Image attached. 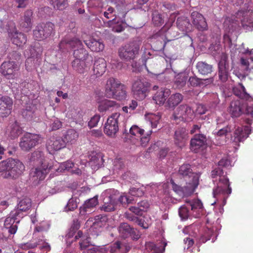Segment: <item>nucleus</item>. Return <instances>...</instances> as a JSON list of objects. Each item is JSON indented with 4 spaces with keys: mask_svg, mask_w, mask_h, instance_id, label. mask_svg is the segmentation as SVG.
<instances>
[{
    "mask_svg": "<svg viewBox=\"0 0 253 253\" xmlns=\"http://www.w3.org/2000/svg\"><path fill=\"white\" fill-rule=\"evenodd\" d=\"M29 161L36 165L34 169L35 174H47L51 172V170L52 169L59 173L73 172L74 174H79L81 172L80 169L75 167L71 161L63 163L58 168L47 165L44 153L39 150L35 151L31 154Z\"/></svg>",
    "mask_w": 253,
    "mask_h": 253,
    "instance_id": "obj_1",
    "label": "nucleus"
},
{
    "mask_svg": "<svg viewBox=\"0 0 253 253\" xmlns=\"http://www.w3.org/2000/svg\"><path fill=\"white\" fill-rule=\"evenodd\" d=\"M141 44V41L135 40L122 46L118 50L119 57L126 62L134 60L138 55Z\"/></svg>",
    "mask_w": 253,
    "mask_h": 253,
    "instance_id": "obj_2",
    "label": "nucleus"
},
{
    "mask_svg": "<svg viewBox=\"0 0 253 253\" xmlns=\"http://www.w3.org/2000/svg\"><path fill=\"white\" fill-rule=\"evenodd\" d=\"M150 84L144 78H137L132 86V92L134 97L138 100H143L149 91Z\"/></svg>",
    "mask_w": 253,
    "mask_h": 253,
    "instance_id": "obj_3",
    "label": "nucleus"
},
{
    "mask_svg": "<svg viewBox=\"0 0 253 253\" xmlns=\"http://www.w3.org/2000/svg\"><path fill=\"white\" fill-rule=\"evenodd\" d=\"M6 29L13 43L19 47L23 46L26 43V36L24 34L17 31L13 22L9 21L7 23Z\"/></svg>",
    "mask_w": 253,
    "mask_h": 253,
    "instance_id": "obj_4",
    "label": "nucleus"
},
{
    "mask_svg": "<svg viewBox=\"0 0 253 253\" xmlns=\"http://www.w3.org/2000/svg\"><path fill=\"white\" fill-rule=\"evenodd\" d=\"M119 113H114L110 116L105 124L104 133L111 137H115L119 130Z\"/></svg>",
    "mask_w": 253,
    "mask_h": 253,
    "instance_id": "obj_5",
    "label": "nucleus"
},
{
    "mask_svg": "<svg viewBox=\"0 0 253 253\" xmlns=\"http://www.w3.org/2000/svg\"><path fill=\"white\" fill-rule=\"evenodd\" d=\"M40 140L39 135L26 133L20 139L19 146L22 150L28 152L38 145Z\"/></svg>",
    "mask_w": 253,
    "mask_h": 253,
    "instance_id": "obj_6",
    "label": "nucleus"
},
{
    "mask_svg": "<svg viewBox=\"0 0 253 253\" xmlns=\"http://www.w3.org/2000/svg\"><path fill=\"white\" fill-rule=\"evenodd\" d=\"M30 50L31 56L27 59L25 63L28 71L32 70L40 64L41 60L40 55L42 52V49L39 46V43H36L34 46H31Z\"/></svg>",
    "mask_w": 253,
    "mask_h": 253,
    "instance_id": "obj_7",
    "label": "nucleus"
},
{
    "mask_svg": "<svg viewBox=\"0 0 253 253\" xmlns=\"http://www.w3.org/2000/svg\"><path fill=\"white\" fill-rule=\"evenodd\" d=\"M53 28L54 24L51 22L40 24L33 32L34 37L37 40H43L50 35Z\"/></svg>",
    "mask_w": 253,
    "mask_h": 253,
    "instance_id": "obj_8",
    "label": "nucleus"
},
{
    "mask_svg": "<svg viewBox=\"0 0 253 253\" xmlns=\"http://www.w3.org/2000/svg\"><path fill=\"white\" fill-rule=\"evenodd\" d=\"M64 43H66L73 47H77L78 48V49L75 50L74 52V56L75 59H86L88 55L87 51L82 47V43L78 39L75 38L68 42L62 41L59 44L60 48H62Z\"/></svg>",
    "mask_w": 253,
    "mask_h": 253,
    "instance_id": "obj_9",
    "label": "nucleus"
},
{
    "mask_svg": "<svg viewBox=\"0 0 253 253\" xmlns=\"http://www.w3.org/2000/svg\"><path fill=\"white\" fill-rule=\"evenodd\" d=\"M194 117V111L187 105L179 106L175 111L173 118L175 120L189 121Z\"/></svg>",
    "mask_w": 253,
    "mask_h": 253,
    "instance_id": "obj_10",
    "label": "nucleus"
},
{
    "mask_svg": "<svg viewBox=\"0 0 253 253\" xmlns=\"http://www.w3.org/2000/svg\"><path fill=\"white\" fill-rule=\"evenodd\" d=\"M251 13L250 10H241L236 14V17L240 19L242 27L247 31L253 30V17Z\"/></svg>",
    "mask_w": 253,
    "mask_h": 253,
    "instance_id": "obj_11",
    "label": "nucleus"
},
{
    "mask_svg": "<svg viewBox=\"0 0 253 253\" xmlns=\"http://www.w3.org/2000/svg\"><path fill=\"white\" fill-rule=\"evenodd\" d=\"M19 70L18 65L13 61L4 62L0 66V72L6 78H13Z\"/></svg>",
    "mask_w": 253,
    "mask_h": 253,
    "instance_id": "obj_12",
    "label": "nucleus"
},
{
    "mask_svg": "<svg viewBox=\"0 0 253 253\" xmlns=\"http://www.w3.org/2000/svg\"><path fill=\"white\" fill-rule=\"evenodd\" d=\"M65 141L60 137H51L46 142V148L49 153H53L65 147Z\"/></svg>",
    "mask_w": 253,
    "mask_h": 253,
    "instance_id": "obj_13",
    "label": "nucleus"
},
{
    "mask_svg": "<svg viewBox=\"0 0 253 253\" xmlns=\"http://www.w3.org/2000/svg\"><path fill=\"white\" fill-rule=\"evenodd\" d=\"M13 101L11 98L7 96L0 97V117L8 116L12 109Z\"/></svg>",
    "mask_w": 253,
    "mask_h": 253,
    "instance_id": "obj_14",
    "label": "nucleus"
},
{
    "mask_svg": "<svg viewBox=\"0 0 253 253\" xmlns=\"http://www.w3.org/2000/svg\"><path fill=\"white\" fill-rule=\"evenodd\" d=\"M191 20L193 24L199 31H204L208 29V25L204 16L197 11L191 13Z\"/></svg>",
    "mask_w": 253,
    "mask_h": 253,
    "instance_id": "obj_15",
    "label": "nucleus"
},
{
    "mask_svg": "<svg viewBox=\"0 0 253 253\" xmlns=\"http://www.w3.org/2000/svg\"><path fill=\"white\" fill-rule=\"evenodd\" d=\"M250 133L251 129L249 126L238 127L234 132L233 141L235 143L243 141L249 136Z\"/></svg>",
    "mask_w": 253,
    "mask_h": 253,
    "instance_id": "obj_16",
    "label": "nucleus"
},
{
    "mask_svg": "<svg viewBox=\"0 0 253 253\" xmlns=\"http://www.w3.org/2000/svg\"><path fill=\"white\" fill-rule=\"evenodd\" d=\"M66 117L77 123L81 124L82 123V112L81 109L78 107L70 106L66 113Z\"/></svg>",
    "mask_w": 253,
    "mask_h": 253,
    "instance_id": "obj_17",
    "label": "nucleus"
},
{
    "mask_svg": "<svg viewBox=\"0 0 253 253\" xmlns=\"http://www.w3.org/2000/svg\"><path fill=\"white\" fill-rule=\"evenodd\" d=\"M226 57L224 56L218 63V77L222 82H225L229 76L228 65L226 63Z\"/></svg>",
    "mask_w": 253,
    "mask_h": 253,
    "instance_id": "obj_18",
    "label": "nucleus"
},
{
    "mask_svg": "<svg viewBox=\"0 0 253 253\" xmlns=\"http://www.w3.org/2000/svg\"><path fill=\"white\" fill-rule=\"evenodd\" d=\"M122 84L120 82L114 78H110L107 81L105 85V94L109 97L113 94V92L121 85Z\"/></svg>",
    "mask_w": 253,
    "mask_h": 253,
    "instance_id": "obj_19",
    "label": "nucleus"
},
{
    "mask_svg": "<svg viewBox=\"0 0 253 253\" xmlns=\"http://www.w3.org/2000/svg\"><path fill=\"white\" fill-rule=\"evenodd\" d=\"M106 62L104 59L98 58L95 60L93 65V73L96 77L102 76L106 71Z\"/></svg>",
    "mask_w": 253,
    "mask_h": 253,
    "instance_id": "obj_20",
    "label": "nucleus"
},
{
    "mask_svg": "<svg viewBox=\"0 0 253 253\" xmlns=\"http://www.w3.org/2000/svg\"><path fill=\"white\" fill-rule=\"evenodd\" d=\"M206 142V137L203 134L195 135L191 140V149L197 152L199 149L204 146Z\"/></svg>",
    "mask_w": 253,
    "mask_h": 253,
    "instance_id": "obj_21",
    "label": "nucleus"
},
{
    "mask_svg": "<svg viewBox=\"0 0 253 253\" xmlns=\"http://www.w3.org/2000/svg\"><path fill=\"white\" fill-rule=\"evenodd\" d=\"M98 204L97 196L88 199L84 202L83 206L80 207V214H85L87 212H90Z\"/></svg>",
    "mask_w": 253,
    "mask_h": 253,
    "instance_id": "obj_22",
    "label": "nucleus"
},
{
    "mask_svg": "<svg viewBox=\"0 0 253 253\" xmlns=\"http://www.w3.org/2000/svg\"><path fill=\"white\" fill-rule=\"evenodd\" d=\"M187 138V133L184 128H179L175 132V143L181 147L184 145L185 141Z\"/></svg>",
    "mask_w": 253,
    "mask_h": 253,
    "instance_id": "obj_23",
    "label": "nucleus"
},
{
    "mask_svg": "<svg viewBox=\"0 0 253 253\" xmlns=\"http://www.w3.org/2000/svg\"><path fill=\"white\" fill-rule=\"evenodd\" d=\"M166 246L167 243L165 242H161L159 245H156L151 242H148L145 243V249L149 252L153 251L156 253H163Z\"/></svg>",
    "mask_w": 253,
    "mask_h": 253,
    "instance_id": "obj_24",
    "label": "nucleus"
},
{
    "mask_svg": "<svg viewBox=\"0 0 253 253\" xmlns=\"http://www.w3.org/2000/svg\"><path fill=\"white\" fill-rule=\"evenodd\" d=\"M85 44L92 51L99 52L103 50L104 48V44L99 40L90 38L84 41Z\"/></svg>",
    "mask_w": 253,
    "mask_h": 253,
    "instance_id": "obj_25",
    "label": "nucleus"
},
{
    "mask_svg": "<svg viewBox=\"0 0 253 253\" xmlns=\"http://www.w3.org/2000/svg\"><path fill=\"white\" fill-rule=\"evenodd\" d=\"M169 95V89L161 88L153 96V100L156 104L162 105L165 103Z\"/></svg>",
    "mask_w": 253,
    "mask_h": 253,
    "instance_id": "obj_26",
    "label": "nucleus"
},
{
    "mask_svg": "<svg viewBox=\"0 0 253 253\" xmlns=\"http://www.w3.org/2000/svg\"><path fill=\"white\" fill-rule=\"evenodd\" d=\"M88 165L93 169H97L102 163V156L96 153H92L89 156Z\"/></svg>",
    "mask_w": 253,
    "mask_h": 253,
    "instance_id": "obj_27",
    "label": "nucleus"
},
{
    "mask_svg": "<svg viewBox=\"0 0 253 253\" xmlns=\"http://www.w3.org/2000/svg\"><path fill=\"white\" fill-rule=\"evenodd\" d=\"M231 167L230 162L227 159H221L219 162L218 165L212 170V174H223L227 173V170Z\"/></svg>",
    "mask_w": 253,
    "mask_h": 253,
    "instance_id": "obj_28",
    "label": "nucleus"
},
{
    "mask_svg": "<svg viewBox=\"0 0 253 253\" xmlns=\"http://www.w3.org/2000/svg\"><path fill=\"white\" fill-rule=\"evenodd\" d=\"M118 230L120 237L123 239H126L130 236L131 232L134 231V228L131 227L128 223L124 222L120 223Z\"/></svg>",
    "mask_w": 253,
    "mask_h": 253,
    "instance_id": "obj_29",
    "label": "nucleus"
},
{
    "mask_svg": "<svg viewBox=\"0 0 253 253\" xmlns=\"http://www.w3.org/2000/svg\"><path fill=\"white\" fill-rule=\"evenodd\" d=\"M228 112L232 117H239L242 113L240 101L239 100L232 101L228 108Z\"/></svg>",
    "mask_w": 253,
    "mask_h": 253,
    "instance_id": "obj_30",
    "label": "nucleus"
},
{
    "mask_svg": "<svg viewBox=\"0 0 253 253\" xmlns=\"http://www.w3.org/2000/svg\"><path fill=\"white\" fill-rule=\"evenodd\" d=\"M196 67L198 72L203 75H208L212 71V66L206 62H198Z\"/></svg>",
    "mask_w": 253,
    "mask_h": 253,
    "instance_id": "obj_31",
    "label": "nucleus"
},
{
    "mask_svg": "<svg viewBox=\"0 0 253 253\" xmlns=\"http://www.w3.org/2000/svg\"><path fill=\"white\" fill-rule=\"evenodd\" d=\"M33 12L32 10H27L24 13L23 19L21 21V26L27 31L30 30L32 27V22L31 18Z\"/></svg>",
    "mask_w": 253,
    "mask_h": 253,
    "instance_id": "obj_32",
    "label": "nucleus"
},
{
    "mask_svg": "<svg viewBox=\"0 0 253 253\" xmlns=\"http://www.w3.org/2000/svg\"><path fill=\"white\" fill-rule=\"evenodd\" d=\"M85 59H75L72 62V67L75 71L80 74H83L87 70V66L85 62Z\"/></svg>",
    "mask_w": 253,
    "mask_h": 253,
    "instance_id": "obj_33",
    "label": "nucleus"
},
{
    "mask_svg": "<svg viewBox=\"0 0 253 253\" xmlns=\"http://www.w3.org/2000/svg\"><path fill=\"white\" fill-rule=\"evenodd\" d=\"M233 91L236 96L241 99L248 100L251 98L250 94L246 92L245 87L241 84H239L233 87Z\"/></svg>",
    "mask_w": 253,
    "mask_h": 253,
    "instance_id": "obj_34",
    "label": "nucleus"
},
{
    "mask_svg": "<svg viewBox=\"0 0 253 253\" xmlns=\"http://www.w3.org/2000/svg\"><path fill=\"white\" fill-rule=\"evenodd\" d=\"M117 106L116 102L113 100L104 99L98 102V110L100 112H105L110 108Z\"/></svg>",
    "mask_w": 253,
    "mask_h": 253,
    "instance_id": "obj_35",
    "label": "nucleus"
},
{
    "mask_svg": "<svg viewBox=\"0 0 253 253\" xmlns=\"http://www.w3.org/2000/svg\"><path fill=\"white\" fill-rule=\"evenodd\" d=\"M189 78L187 72H181L175 77L174 84L178 88H181L185 85Z\"/></svg>",
    "mask_w": 253,
    "mask_h": 253,
    "instance_id": "obj_36",
    "label": "nucleus"
},
{
    "mask_svg": "<svg viewBox=\"0 0 253 253\" xmlns=\"http://www.w3.org/2000/svg\"><path fill=\"white\" fill-rule=\"evenodd\" d=\"M109 98H113L118 100H125L127 97L126 87L124 84L118 87L114 92L111 96Z\"/></svg>",
    "mask_w": 253,
    "mask_h": 253,
    "instance_id": "obj_37",
    "label": "nucleus"
},
{
    "mask_svg": "<svg viewBox=\"0 0 253 253\" xmlns=\"http://www.w3.org/2000/svg\"><path fill=\"white\" fill-rule=\"evenodd\" d=\"M108 218L106 215H99L94 217V221L92 223V229H99L106 225Z\"/></svg>",
    "mask_w": 253,
    "mask_h": 253,
    "instance_id": "obj_38",
    "label": "nucleus"
},
{
    "mask_svg": "<svg viewBox=\"0 0 253 253\" xmlns=\"http://www.w3.org/2000/svg\"><path fill=\"white\" fill-rule=\"evenodd\" d=\"M145 119L149 121L152 128H156L159 123L161 116L159 113L157 114L148 113L145 115Z\"/></svg>",
    "mask_w": 253,
    "mask_h": 253,
    "instance_id": "obj_39",
    "label": "nucleus"
},
{
    "mask_svg": "<svg viewBox=\"0 0 253 253\" xmlns=\"http://www.w3.org/2000/svg\"><path fill=\"white\" fill-rule=\"evenodd\" d=\"M79 136L78 133L73 129H68L64 136L63 140L65 144L67 143H73L77 140Z\"/></svg>",
    "mask_w": 253,
    "mask_h": 253,
    "instance_id": "obj_40",
    "label": "nucleus"
},
{
    "mask_svg": "<svg viewBox=\"0 0 253 253\" xmlns=\"http://www.w3.org/2000/svg\"><path fill=\"white\" fill-rule=\"evenodd\" d=\"M177 26L182 31H187L189 29L190 23L186 17L181 16L177 19Z\"/></svg>",
    "mask_w": 253,
    "mask_h": 253,
    "instance_id": "obj_41",
    "label": "nucleus"
},
{
    "mask_svg": "<svg viewBox=\"0 0 253 253\" xmlns=\"http://www.w3.org/2000/svg\"><path fill=\"white\" fill-rule=\"evenodd\" d=\"M232 192V188L229 187L227 188L220 186H217L216 188L213 189V197L218 198L220 195H229Z\"/></svg>",
    "mask_w": 253,
    "mask_h": 253,
    "instance_id": "obj_42",
    "label": "nucleus"
},
{
    "mask_svg": "<svg viewBox=\"0 0 253 253\" xmlns=\"http://www.w3.org/2000/svg\"><path fill=\"white\" fill-rule=\"evenodd\" d=\"M32 201L31 200L27 197L23 198L19 201L17 205L16 209L23 211H27L31 208Z\"/></svg>",
    "mask_w": 253,
    "mask_h": 253,
    "instance_id": "obj_43",
    "label": "nucleus"
},
{
    "mask_svg": "<svg viewBox=\"0 0 253 253\" xmlns=\"http://www.w3.org/2000/svg\"><path fill=\"white\" fill-rule=\"evenodd\" d=\"M214 176L212 177L213 179L215 180H213L214 181H218L217 185V186H220L221 187H230V182L229 180L226 176V175H213Z\"/></svg>",
    "mask_w": 253,
    "mask_h": 253,
    "instance_id": "obj_44",
    "label": "nucleus"
},
{
    "mask_svg": "<svg viewBox=\"0 0 253 253\" xmlns=\"http://www.w3.org/2000/svg\"><path fill=\"white\" fill-rule=\"evenodd\" d=\"M8 130L9 133V135L12 139L17 137L22 132L21 128L16 122L11 124Z\"/></svg>",
    "mask_w": 253,
    "mask_h": 253,
    "instance_id": "obj_45",
    "label": "nucleus"
},
{
    "mask_svg": "<svg viewBox=\"0 0 253 253\" xmlns=\"http://www.w3.org/2000/svg\"><path fill=\"white\" fill-rule=\"evenodd\" d=\"M183 99L182 95L180 93L172 94L169 98L168 103L169 107H173L177 105Z\"/></svg>",
    "mask_w": 253,
    "mask_h": 253,
    "instance_id": "obj_46",
    "label": "nucleus"
},
{
    "mask_svg": "<svg viewBox=\"0 0 253 253\" xmlns=\"http://www.w3.org/2000/svg\"><path fill=\"white\" fill-rule=\"evenodd\" d=\"M9 162H10V165L11 166V169H13L14 171L19 170L20 172H22L24 169L25 167L24 165L19 160L9 158Z\"/></svg>",
    "mask_w": 253,
    "mask_h": 253,
    "instance_id": "obj_47",
    "label": "nucleus"
},
{
    "mask_svg": "<svg viewBox=\"0 0 253 253\" xmlns=\"http://www.w3.org/2000/svg\"><path fill=\"white\" fill-rule=\"evenodd\" d=\"M186 203H187V206H189V208H191L192 211L202 210L203 208L202 203L199 200H194L192 201H187Z\"/></svg>",
    "mask_w": 253,
    "mask_h": 253,
    "instance_id": "obj_48",
    "label": "nucleus"
},
{
    "mask_svg": "<svg viewBox=\"0 0 253 253\" xmlns=\"http://www.w3.org/2000/svg\"><path fill=\"white\" fill-rule=\"evenodd\" d=\"M130 247L126 245L122 244L120 242L117 241L113 245V246L112 247L111 251L112 252H116V251L118 250H123L124 249L126 250V252L125 253H128L129 250H130Z\"/></svg>",
    "mask_w": 253,
    "mask_h": 253,
    "instance_id": "obj_49",
    "label": "nucleus"
},
{
    "mask_svg": "<svg viewBox=\"0 0 253 253\" xmlns=\"http://www.w3.org/2000/svg\"><path fill=\"white\" fill-rule=\"evenodd\" d=\"M49 1L55 9L59 10L64 9L67 5L65 0H49Z\"/></svg>",
    "mask_w": 253,
    "mask_h": 253,
    "instance_id": "obj_50",
    "label": "nucleus"
},
{
    "mask_svg": "<svg viewBox=\"0 0 253 253\" xmlns=\"http://www.w3.org/2000/svg\"><path fill=\"white\" fill-rule=\"evenodd\" d=\"M21 93L25 95H27L29 91L32 89V84L27 82H23L19 86Z\"/></svg>",
    "mask_w": 253,
    "mask_h": 253,
    "instance_id": "obj_51",
    "label": "nucleus"
},
{
    "mask_svg": "<svg viewBox=\"0 0 253 253\" xmlns=\"http://www.w3.org/2000/svg\"><path fill=\"white\" fill-rule=\"evenodd\" d=\"M199 179L198 175H194L193 176H192V181L189 183L190 192L193 193L197 187H198L199 185Z\"/></svg>",
    "mask_w": 253,
    "mask_h": 253,
    "instance_id": "obj_52",
    "label": "nucleus"
},
{
    "mask_svg": "<svg viewBox=\"0 0 253 253\" xmlns=\"http://www.w3.org/2000/svg\"><path fill=\"white\" fill-rule=\"evenodd\" d=\"M213 230L209 228H207L205 230L204 235H202L200 237V242L205 243L208 240H211V237L213 235Z\"/></svg>",
    "mask_w": 253,
    "mask_h": 253,
    "instance_id": "obj_53",
    "label": "nucleus"
},
{
    "mask_svg": "<svg viewBox=\"0 0 253 253\" xmlns=\"http://www.w3.org/2000/svg\"><path fill=\"white\" fill-rule=\"evenodd\" d=\"M130 133L137 137H141L144 133V130L136 125L132 126L129 129Z\"/></svg>",
    "mask_w": 253,
    "mask_h": 253,
    "instance_id": "obj_54",
    "label": "nucleus"
},
{
    "mask_svg": "<svg viewBox=\"0 0 253 253\" xmlns=\"http://www.w3.org/2000/svg\"><path fill=\"white\" fill-rule=\"evenodd\" d=\"M78 208V202L76 199L74 198H71L67 203V206H66V210L67 211H73Z\"/></svg>",
    "mask_w": 253,
    "mask_h": 253,
    "instance_id": "obj_55",
    "label": "nucleus"
},
{
    "mask_svg": "<svg viewBox=\"0 0 253 253\" xmlns=\"http://www.w3.org/2000/svg\"><path fill=\"white\" fill-rule=\"evenodd\" d=\"M241 64L244 68L245 70L251 73H253V65L250 66L248 59L241 57L240 59Z\"/></svg>",
    "mask_w": 253,
    "mask_h": 253,
    "instance_id": "obj_56",
    "label": "nucleus"
},
{
    "mask_svg": "<svg viewBox=\"0 0 253 253\" xmlns=\"http://www.w3.org/2000/svg\"><path fill=\"white\" fill-rule=\"evenodd\" d=\"M179 215L182 220H186L189 216V211L188 208L184 206H182L179 209Z\"/></svg>",
    "mask_w": 253,
    "mask_h": 253,
    "instance_id": "obj_57",
    "label": "nucleus"
},
{
    "mask_svg": "<svg viewBox=\"0 0 253 253\" xmlns=\"http://www.w3.org/2000/svg\"><path fill=\"white\" fill-rule=\"evenodd\" d=\"M129 193L130 195L134 197H141L144 195V191L143 188H137L135 187H132L129 191Z\"/></svg>",
    "mask_w": 253,
    "mask_h": 253,
    "instance_id": "obj_58",
    "label": "nucleus"
},
{
    "mask_svg": "<svg viewBox=\"0 0 253 253\" xmlns=\"http://www.w3.org/2000/svg\"><path fill=\"white\" fill-rule=\"evenodd\" d=\"M11 166L9 162V159L0 162V172L8 171L11 169Z\"/></svg>",
    "mask_w": 253,
    "mask_h": 253,
    "instance_id": "obj_59",
    "label": "nucleus"
},
{
    "mask_svg": "<svg viewBox=\"0 0 253 253\" xmlns=\"http://www.w3.org/2000/svg\"><path fill=\"white\" fill-rule=\"evenodd\" d=\"M152 21L153 23L156 26H160L164 23V20L162 18L161 15L158 13L153 14Z\"/></svg>",
    "mask_w": 253,
    "mask_h": 253,
    "instance_id": "obj_60",
    "label": "nucleus"
},
{
    "mask_svg": "<svg viewBox=\"0 0 253 253\" xmlns=\"http://www.w3.org/2000/svg\"><path fill=\"white\" fill-rule=\"evenodd\" d=\"M102 210L107 212L114 211L115 210L114 202L112 201V199H111V202H110V203L104 202V205L103 207H102Z\"/></svg>",
    "mask_w": 253,
    "mask_h": 253,
    "instance_id": "obj_61",
    "label": "nucleus"
},
{
    "mask_svg": "<svg viewBox=\"0 0 253 253\" xmlns=\"http://www.w3.org/2000/svg\"><path fill=\"white\" fill-rule=\"evenodd\" d=\"M100 119L99 115H95L93 116L88 123V126L89 127L92 128L96 126Z\"/></svg>",
    "mask_w": 253,
    "mask_h": 253,
    "instance_id": "obj_62",
    "label": "nucleus"
},
{
    "mask_svg": "<svg viewBox=\"0 0 253 253\" xmlns=\"http://www.w3.org/2000/svg\"><path fill=\"white\" fill-rule=\"evenodd\" d=\"M192 169L189 164L183 165L179 169V174H189L192 172Z\"/></svg>",
    "mask_w": 253,
    "mask_h": 253,
    "instance_id": "obj_63",
    "label": "nucleus"
},
{
    "mask_svg": "<svg viewBox=\"0 0 253 253\" xmlns=\"http://www.w3.org/2000/svg\"><path fill=\"white\" fill-rule=\"evenodd\" d=\"M87 253H107V251L105 248L94 247L88 249Z\"/></svg>",
    "mask_w": 253,
    "mask_h": 253,
    "instance_id": "obj_64",
    "label": "nucleus"
}]
</instances>
